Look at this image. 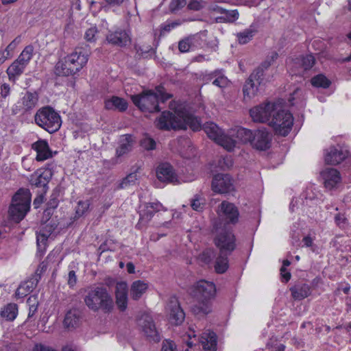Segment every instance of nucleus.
<instances>
[{"label": "nucleus", "instance_id": "nucleus-2", "mask_svg": "<svg viewBox=\"0 0 351 351\" xmlns=\"http://www.w3.org/2000/svg\"><path fill=\"white\" fill-rule=\"evenodd\" d=\"M216 293L213 282L202 280L197 282L189 289V293L197 301V304L191 308L195 315H206L211 312L209 300Z\"/></svg>", "mask_w": 351, "mask_h": 351}, {"label": "nucleus", "instance_id": "nucleus-26", "mask_svg": "<svg viewBox=\"0 0 351 351\" xmlns=\"http://www.w3.org/2000/svg\"><path fill=\"white\" fill-rule=\"evenodd\" d=\"M32 147L37 153L36 159L38 161H43L51 157V152L49 149L48 143L45 140H39L36 141L32 144Z\"/></svg>", "mask_w": 351, "mask_h": 351}, {"label": "nucleus", "instance_id": "nucleus-17", "mask_svg": "<svg viewBox=\"0 0 351 351\" xmlns=\"http://www.w3.org/2000/svg\"><path fill=\"white\" fill-rule=\"evenodd\" d=\"M89 53L81 47L76 48L75 51L66 56L71 65L74 68L75 73L80 71L87 63Z\"/></svg>", "mask_w": 351, "mask_h": 351}, {"label": "nucleus", "instance_id": "nucleus-52", "mask_svg": "<svg viewBox=\"0 0 351 351\" xmlns=\"http://www.w3.org/2000/svg\"><path fill=\"white\" fill-rule=\"evenodd\" d=\"M27 302L29 306L28 318H30L33 317L37 311L38 302L36 297L32 296L27 299Z\"/></svg>", "mask_w": 351, "mask_h": 351}, {"label": "nucleus", "instance_id": "nucleus-4", "mask_svg": "<svg viewBox=\"0 0 351 351\" xmlns=\"http://www.w3.org/2000/svg\"><path fill=\"white\" fill-rule=\"evenodd\" d=\"M84 302L94 313L99 311L109 313L114 308V301L107 289L102 286L91 287L86 291Z\"/></svg>", "mask_w": 351, "mask_h": 351}, {"label": "nucleus", "instance_id": "nucleus-48", "mask_svg": "<svg viewBox=\"0 0 351 351\" xmlns=\"http://www.w3.org/2000/svg\"><path fill=\"white\" fill-rule=\"evenodd\" d=\"M136 180H137V175L136 172L131 173L121 180L118 189H124L131 184H134Z\"/></svg>", "mask_w": 351, "mask_h": 351}, {"label": "nucleus", "instance_id": "nucleus-37", "mask_svg": "<svg viewBox=\"0 0 351 351\" xmlns=\"http://www.w3.org/2000/svg\"><path fill=\"white\" fill-rule=\"evenodd\" d=\"M23 108L26 111L34 108L38 101V95L36 93L27 92L22 99Z\"/></svg>", "mask_w": 351, "mask_h": 351}, {"label": "nucleus", "instance_id": "nucleus-9", "mask_svg": "<svg viewBox=\"0 0 351 351\" xmlns=\"http://www.w3.org/2000/svg\"><path fill=\"white\" fill-rule=\"evenodd\" d=\"M218 218L215 221H219L222 226L235 224L239 221V212L237 207L232 203L223 201L218 206Z\"/></svg>", "mask_w": 351, "mask_h": 351}, {"label": "nucleus", "instance_id": "nucleus-39", "mask_svg": "<svg viewBox=\"0 0 351 351\" xmlns=\"http://www.w3.org/2000/svg\"><path fill=\"white\" fill-rule=\"evenodd\" d=\"M51 178V173L45 171L35 178L32 179V184L36 187L45 188Z\"/></svg>", "mask_w": 351, "mask_h": 351}, {"label": "nucleus", "instance_id": "nucleus-51", "mask_svg": "<svg viewBox=\"0 0 351 351\" xmlns=\"http://www.w3.org/2000/svg\"><path fill=\"white\" fill-rule=\"evenodd\" d=\"M97 28L96 27H91L86 31L84 38L88 42L94 43L97 39Z\"/></svg>", "mask_w": 351, "mask_h": 351}, {"label": "nucleus", "instance_id": "nucleus-19", "mask_svg": "<svg viewBox=\"0 0 351 351\" xmlns=\"http://www.w3.org/2000/svg\"><path fill=\"white\" fill-rule=\"evenodd\" d=\"M163 208L162 205L158 202L144 204L140 208V219L137 226L147 223L151 220L155 213L158 212Z\"/></svg>", "mask_w": 351, "mask_h": 351}, {"label": "nucleus", "instance_id": "nucleus-7", "mask_svg": "<svg viewBox=\"0 0 351 351\" xmlns=\"http://www.w3.org/2000/svg\"><path fill=\"white\" fill-rule=\"evenodd\" d=\"M31 193L29 190L20 189L13 196L9 208V215L16 222L21 221L30 207Z\"/></svg>", "mask_w": 351, "mask_h": 351}, {"label": "nucleus", "instance_id": "nucleus-38", "mask_svg": "<svg viewBox=\"0 0 351 351\" xmlns=\"http://www.w3.org/2000/svg\"><path fill=\"white\" fill-rule=\"evenodd\" d=\"M24 69V67L14 61L6 71L9 80L15 82L16 77L23 73Z\"/></svg>", "mask_w": 351, "mask_h": 351}, {"label": "nucleus", "instance_id": "nucleus-6", "mask_svg": "<svg viewBox=\"0 0 351 351\" xmlns=\"http://www.w3.org/2000/svg\"><path fill=\"white\" fill-rule=\"evenodd\" d=\"M213 233L214 242L219 252L232 253L236 247L235 237L227 226H222L219 221L213 222Z\"/></svg>", "mask_w": 351, "mask_h": 351}, {"label": "nucleus", "instance_id": "nucleus-63", "mask_svg": "<svg viewBox=\"0 0 351 351\" xmlns=\"http://www.w3.org/2000/svg\"><path fill=\"white\" fill-rule=\"evenodd\" d=\"M77 282V276L75 271H70L68 276V285L70 287H73Z\"/></svg>", "mask_w": 351, "mask_h": 351}, {"label": "nucleus", "instance_id": "nucleus-32", "mask_svg": "<svg viewBox=\"0 0 351 351\" xmlns=\"http://www.w3.org/2000/svg\"><path fill=\"white\" fill-rule=\"evenodd\" d=\"M56 73L58 75L69 76L75 74L73 65L66 57L64 60L59 61L56 65Z\"/></svg>", "mask_w": 351, "mask_h": 351}, {"label": "nucleus", "instance_id": "nucleus-41", "mask_svg": "<svg viewBox=\"0 0 351 351\" xmlns=\"http://www.w3.org/2000/svg\"><path fill=\"white\" fill-rule=\"evenodd\" d=\"M90 203L89 200L79 201L75 208L74 220L79 219L88 212Z\"/></svg>", "mask_w": 351, "mask_h": 351}, {"label": "nucleus", "instance_id": "nucleus-45", "mask_svg": "<svg viewBox=\"0 0 351 351\" xmlns=\"http://www.w3.org/2000/svg\"><path fill=\"white\" fill-rule=\"evenodd\" d=\"M193 40V36H189L181 40L178 43L179 51L182 53L188 52L194 46Z\"/></svg>", "mask_w": 351, "mask_h": 351}, {"label": "nucleus", "instance_id": "nucleus-42", "mask_svg": "<svg viewBox=\"0 0 351 351\" xmlns=\"http://www.w3.org/2000/svg\"><path fill=\"white\" fill-rule=\"evenodd\" d=\"M210 77H216L213 84L220 88H223L227 86L228 79L223 75L221 74V71H215L210 74Z\"/></svg>", "mask_w": 351, "mask_h": 351}, {"label": "nucleus", "instance_id": "nucleus-31", "mask_svg": "<svg viewBox=\"0 0 351 351\" xmlns=\"http://www.w3.org/2000/svg\"><path fill=\"white\" fill-rule=\"evenodd\" d=\"M292 297L297 300L307 298L311 294V287L306 284H298L290 289Z\"/></svg>", "mask_w": 351, "mask_h": 351}, {"label": "nucleus", "instance_id": "nucleus-40", "mask_svg": "<svg viewBox=\"0 0 351 351\" xmlns=\"http://www.w3.org/2000/svg\"><path fill=\"white\" fill-rule=\"evenodd\" d=\"M258 83L256 84L254 80L249 77L243 86V92L244 96L250 98L254 97L258 91Z\"/></svg>", "mask_w": 351, "mask_h": 351}, {"label": "nucleus", "instance_id": "nucleus-21", "mask_svg": "<svg viewBox=\"0 0 351 351\" xmlns=\"http://www.w3.org/2000/svg\"><path fill=\"white\" fill-rule=\"evenodd\" d=\"M348 152L341 147H330L326 153L325 162L328 165H337L343 161Z\"/></svg>", "mask_w": 351, "mask_h": 351}, {"label": "nucleus", "instance_id": "nucleus-56", "mask_svg": "<svg viewBox=\"0 0 351 351\" xmlns=\"http://www.w3.org/2000/svg\"><path fill=\"white\" fill-rule=\"evenodd\" d=\"M263 69L262 67H258L254 71V72L250 75L249 77L256 81L258 84H260L263 81Z\"/></svg>", "mask_w": 351, "mask_h": 351}, {"label": "nucleus", "instance_id": "nucleus-36", "mask_svg": "<svg viewBox=\"0 0 351 351\" xmlns=\"http://www.w3.org/2000/svg\"><path fill=\"white\" fill-rule=\"evenodd\" d=\"M231 253H221L219 252V256L217 258L215 268L217 273L223 274L224 273L228 267V256Z\"/></svg>", "mask_w": 351, "mask_h": 351}, {"label": "nucleus", "instance_id": "nucleus-59", "mask_svg": "<svg viewBox=\"0 0 351 351\" xmlns=\"http://www.w3.org/2000/svg\"><path fill=\"white\" fill-rule=\"evenodd\" d=\"M20 41H21V38L19 36H18L16 38H14L7 46V47L4 49V51H5V52H6L7 55H8L9 56H10V52L13 51L15 49V48L16 47L18 44L20 43Z\"/></svg>", "mask_w": 351, "mask_h": 351}, {"label": "nucleus", "instance_id": "nucleus-49", "mask_svg": "<svg viewBox=\"0 0 351 351\" xmlns=\"http://www.w3.org/2000/svg\"><path fill=\"white\" fill-rule=\"evenodd\" d=\"M141 145L146 150H153L156 148V142L146 134L141 140Z\"/></svg>", "mask_w": 351, "mask_h": 351}, {"label": "nucleus", "instance_id": "nucleus-47", "mask_svg": "<svg viewBox=\"0 0 351 351\" xmlns=\"http://www.w3.org/2000/svg\"><path fill=\"white\" fill-rule=\"evenodd\" d=\"M253 36L254 31L249 29L237 34L239 43L242 45L247 43L250 40H252Z\"/></svg>", "mask_w": 351, "mask_h": 351}, {"label": "nucleus", "instance_id": "nucleus-11", "mask_svg": "<svg viewBox=\"0 0 351 351\" xmlns=\"http://www.w3.org/2000/svg\"><path fill=\"white\" fill-rule=\"evenodd\" d=\"M138 325L149 341L158 342L160 340L154 321L149 313H143L141 315L138 319Z\"/></svg>", "mask_w": 351, "mask_h": 351}, {"label": "nucleus", "instance_id": "nucleus-60", "mask_svg": "<svg viewBox=\"0 0 351 351\" xmlns=\"http://www.w3.org/2000/svg\"><path fill=\"white\" fill-rule=\"evenodd\" d=\"M161 351H176V346L173 341H165Z\"/></svg>", "mask_w": 351, "mask_h": 351}, {"label": "nucleus", "instance_id": "nucleus-5", "mask_svg": "<svg viewBox=\"0 0 351 351\" xmlns=\"http://www.w3.org/2000/svg\"><path fill=\"white\" fill-rule=\"evenodd\" d=\"M34 121L36 125L51 134L57 132L62 124L60 114L49 106L37 110L34 115Z\"/></svg>", "mask_w": 351, "mask_h": 351}, {"label": "nucleus", "instance_id": "nucleus-24", "mask_svg": "<svg viewBox=\"0 0 351 351\" xmlns=\"http://www.w3.org/2000/svg\"><path fill=\"white\" fill-rule=\"evenodd\" d=\"M116 304L121 311L128 306V286L124 282H117L115 288Z\"/></svg>", "mask_w": 351, "mask_h": 351}, {"label": "nucleus", "instance_id": "nucleus-23", "mask_svg": "<svg viewBox=\"0 0 351 351\" xmlns=\"http://www.w3.org/2000/svg\"><path fill=\"white\" fill-rule=\"evenodd\" d=\"M40 276L38 274V271L29 279L21 282L17 288L15 295L18 298H23L31 293L36 287Z\"/></svg>", "mask_w": 351, "mask_h": 351}, {"label": "nucleus", "instance_id": "nucleus-13", "mask_svg": "<svg viewBox=\"0 0 351 351\" xmlns=\"http://www.w3.org/2000/svg\"><path fill=\"white\" fill-rule=\"evenodd\" d=\"M212 190L217 193H228L234 190V181L229 174H216L212 180Z\"/></svg>", "mask_w": 351, "mask_h": 351}, {"label": "nucleus", "instance_id": "nucleus-1", "mask_svg": "<svg viewBox=\"0 0 351 351\" xmlns=\"http://www.w3.org/2000/svg\"><path fill=\"white\" fill-rule=\"evenodd\" d=\"M157 128L162 130H186L188 127L193 131L199 130L201 124L198 119L191 114H174L164 111L155 121Z\"/></svg>", "mask_w": 351, "mask_h": 351}, {"label": "nucleus", "instance_id": "nucleus-33", "mask_svg": "<svg viewBox=\"0 0 351 351\" xmlns=\"http://www.w3.org/2000/svg\"><path fill=\"white\" fill-rule=\"evenodd\" d=\"M147 289V285L141 280L134 281L130 289V296L134 300H138Z\"/></svg>", "mask_w": 351, "mask_h": 351}, {"label": "nucleus", "instance_id": "nucleus-3", "mask_svg": "<svg viewBox=\"0 0 351 351\" xmlns=\"http://www.w3.org/2000/svg\"><path fill=\"white\" fill-rule=\"evenodd\" d=\"M171 97V95L165 92L162 86H158L154 90L143 91L139 95L131 97L134 104L145 112H156L160 110L158 104L164 103Z\"/></svg>", "mask_w": 351, "mask_h": 351}, {"label": "nucleus", "instance_id": "nucleus-16", "mask_svg": "<svg viewBox=\"0 0 351 351\" xmlns=\"http://www.w3.org/2000/svg\"><path fill=\"white\" fill-rule=\"evenodd\" d=\"M135 143V137L132 134H126L120 136L118 146L116 148V163L119 162V158L128 155L132 151Z\"/></svg>", "mask_w": 351, "mask_h": 351}, {"label": "nucleus", "instance_id": "nucleus-14", "mask_svg": "<svg viewBox=\"0 0 351 351\" xmlns=\"http://www.w3.org/2000/svg\"><path fill=\"white\" fill-rule=\"evenodd\" d=\"M228 136L233 143L230 149H226L231 152L234 147H237L240 143H250L252 144L254 134L250 130L244 128H238L232 129L228 132Z\"/></svg>", "mask_w": 351, "mask_h": 351}, {"label": "nucleus", "instance_id": "nucleus-64", "mask_svg": "<svg viewBox=\"0 0 351 351\" xmlns=\"http://www.w3.org/2000/svg\"><path fill=\"white\" fill-rule=\"evenodd\" d=\"M34 351H56L49 346H47L43 344H37L34 348Z\"/></svg>", "mask_w": 351, "mask_h": 351}, {"label": "nucleus", "instance_id": "nucleus-62", "mask_svg": "<svg viewBox=\"0 0 351 351\" xmlns=\"http://www.w3.org/2000/svg\"><path fill=\"white\" fill-rule=\"evenodd\" d=\"M219 164L222 168H230L232 166V160L230 157H224L221 160L219 161Z\"/></svg>", "mask_w": 351, "mask_h": 351}, {"label": "nucleus", "instance_id": "nucleus-54", "mask_svg": "<svg viewBox=\"0 0 351 351\" xmlns=\"http://www.w3.org/2000/svg\"><path fill=\"white\" fill-rule=\"evenodd\" d=\"M192 208L196 211H202L204 206V200L196 195L191 204Z\"/></svg>", "mask_w": 351, "mask_h": 351}, {"label": "nucleus", "instance_id": "nucleus-15", "mask_svg": "<svg viewBox=\"0 0 351 351\" xmlns=\"http://www.w3.org/2000/svg\"><path fill=\"white\" fill-rule=\"evenodd\" d=\"M167 311L169 313V318L171 323L175 325H179L182 323L185 317V313L180 307L178 300L175 296L169 298Z\"/></svg>", "mask_w": 351, "mask_h": 351}, {"label": "nucleus", "instance_id": "nucleus-43", "mask_svg": "<svg viewBox=\"0 0 351 351\" xmlns=\"http://www.w3.org/2000/svg\"><path fill=\"white\" fill-rule=\"evenodd\" d=\"M311 84L315 87L328 88L330 82L322 74H319L311 79Z\"/></svg>", "mask_w": 351, "mask_h": 351}, {"label": "nucleus", "instance_id": "nucleus-46", "mask_svg": "<svg viewBox=\"0 0 351 351\" xmlns=\"http://www.w3.org/2000/svg\"><path fill=\"white\" fill-rule=\"evenodd\" d=\"M186 5V0H171L169 10L172 14H176Z\"/></svg>", "mask_w": 351, "mask_h": 351}, {"label": "nucleus", "instance_id": "nucleus-22", "mask_svg": "<svg viewBox=\"0 0 351 351\" xmlns=\"http://www.w3.org/2000/svg\"><path fill=\"white\" fill-rule=\"evenodd\" d=\"M106 40L109 43L119 47H125L130 42L128 32L121 29L109 32L106 36Z\"/></svg>", "mask_w": 351, "mask_h": 351}, {"label": "nucleus", "instance_id": "nucleus-30", "mask_svg": "<svg viewBox=\"0 0 351 351\" xmlns=\"http://www.w3.org/2000/svg\"><path fill=\"white\" fill-rule=\"evenodd\" d=\"M49 226H50V227L48 230H40V232L37 234L36 240L38 249L39 251H42L45 249L46 241L49 236L57 227V224L56 223H52V220L45 226V228L47 229Z\"/></svg>", "mask_w": 351, "mask_h": 351}, {"label": "nucleus", "instance_id": "nucleus-55", "mask_svg": "<svg viewBox=\"0 0 351 351\" xmlns=\"http://www.w3.org/2000/svg\"><path fill=\"white\" fill-rule=\"evenodd\" d=\"M34 53V47L32 45L26 46L23 51L21 53L19 56L23 58L28 63L32 59Z\"/></svg>", "mask_w": 351, "mask_h": 351}, {"label": "nucleus", "instance_id": "nucleus-58", "mask_svg": "<svg viewBox=\"0 0 351 351\" xmlns=\"http://www.w3.org/2000/svg\"><path fill=\"white\" fill-rule=\"evenodd\" d=\"M181 24V22L180 20L171 21V22H167L166 23H164L161 25V31L162 32H169L172 29L176 27L177 26L180 25Z\"/></svg>", "mask_w": 351, "mask_h": 351}, {"label": "nucleus", "instance_id": "nucleus-8", "mask_svg": "<svg viewBox=\"0 0 351 351\" xmlns=\"http://www.w3.org/2000/svg\"><path fill=\"white\" fill-rule=\"evenodd\" d=\"M278 107L277 105V110L272 114V119L269 125L273 128L276 134L285 136L292 128L293 117L289 112L280 110Z\"/></svg>", "mask_w": 351, "mask_h": 351}, {"label": "nucleus", "instance_id": "nucleus-18", "mask_svg": "<svg viewBox=\"0 0 351 351\" xmlns=\"http://www.w3.org/2000/svg\"><path fill=\"white\" fill-rule=\"evenodd\" d=\"M272 135L266 129H260L254 132L252 145L258 150H266L271 146Z\"/></svg>", "mask_w": 351, "mask_h": 351}, {"label": "nucleus", "instance_id": "nucleus-35", "mask_svg": "<svg viewBox=\"0 0 351 351\" xmlns=\"http://www.w3.org/2000/svg\"><path fill=\"white\" fill-rule=\"evenodd\" d=\"M18 314V306L14 303H10L5 306L0 311L1 317L7 321H13Z\"/></svg>", "mask_w": 351, "mask_h": 351}, {"label": "nucleus", "instance_id": "nucleus-25", "mask_svg": "<svg viewBox=\"0 0 351 351\" xmlns=\"http://www.w3.org/2000/svg\"><path fill=\"white\" fill-rule=\"evenodd\" d=\"M315 62V59L311 54L300 56L292 60L293 67L295 69V71H298V73L311 69Z\"/></svg>", "mask_w": 351, "mask_h": 351}, {"label": "nucleus", "instance_id": "nucleus-28", "mask_svg": "<svg viewBox=\"0 0 351 351\" xmlns=\"http://www.w3.org/2000/svg\"><path fill=\"white\" fill-rule=\"evenodd\" d=\"M204 351H216L217 335L214 332H204L199 339Z\"/></svg>", "mask_w": 351, "mask_h": 351}, {"label": "nucleus", "instance_id": "nucleus-61", "mask_svg": "<svg viewBox=\"0 0 351 351\" xmlns=\"http://www.w3.org/2000/svg\"><path fill=\"white\" fill-rule=\"evenodd\" d=\"M10 86L9 84L4 83L1 86L0 95L3 98H6L10 93Z\"/></svg>", "mask_w": 351, "mask_h": 351}, {"label": "nucleus", "instance_id": "nucleus-27", "mask_svg": "<svg viewBox=\"0 0 351 351\" xmlns=\"http://www.w3.org/2000/svg\"><path fill=\"white\" fill-rule=\"evenodd\" d=\"M128 107V104L123 98L112 96L105 101V108L108 110H118L125 112Z\"/></svg>", "mask_w": 351, "mask_h": 351}, {"label": "nucleus", "instance_id": "nucleus-50", "mask_svg": "<svg viewBox=\"0 0 351 351\" xmlns=\"http://www.w3.org/2000/svg\"><path fill=\"white\" fill-rule=\"evenodd\" d=\"M206 6V2L203 0H190L187 4V8L193 11H199Z\"/></svg>", "mask_w": 351, "mask_h": 351}, {"label": "nucleus", "instance_id": "nucleus-57", "mask_svg": "<svg viewBox=\"0 0 351 351\" xmlns=\"http://www.w3.org/2000/svg\"><path fill=\"white\" fill-rule=\"evenodd\" d=\"M213 258V252L210 250L204 251L199 256V260L204 263L208 264Z\"/></svg>", "mask_w": 351, "mask_h": 351}, {"label": "nucleus", "instance_id": "nucleus-12", "mask_svg": "<svg viewBox=\"0 0 351 351\" xmlns=\"http://www.w3.org/2000/svg\"><path fill=\"white\" fill-rule=\"evenodd\" d=\"M276 110L277 104L267 102L252 108L250 114L254 122L265 123L269 120V117Z\"/></svg>", "mask_w": 351, "mask_h": 351}, {"label": "nucleus", "instance_id": "nucleus-29", "mask_svg": "<svg viewBox=\"0 0 351 351\" xmlns=\"http://www.w3.org/2000/svg\"><path fill=\"white\" fill-rule=\"evenodd\" d=\"M157 178L162 182H172L175 179V175L172 167L168 163L161 164L156 171Z\"/></svg>", "mask_w": 351, "mask_h": 351}, {"label": "nucleus", "instance_id": "nucleus-10", "mask_svg": "<svg viewBox=\"0 0 351 351\" xmlns=\"http://www.w3.org/2000/svg\"><path fill=\"white\" fill-rule=\"evenodd\" d=\"M203 130L210 139H213L225 149H230L231 146L233 145V143L228 136V132L227 134L223 133L222 130L215 123L213 122L206 123L203 125Z\"/></svg>", "mask_w": 351, "mask_h": 351}, {"label": "nucleus", "instance_id": "nucleus-20", "mask_svg": "<svg viewBox=\"0 0 351 351\" xmlns=\"http://www.w3.org/2000/svg\"><path fill=\"white\" fill-rule=\"evenodd\" d=\"M321 176L324 186L328 190L335 189L341 180L340 173L333 168H326L321 172Z\"/></svg>", "mask_w": 351, "mask_h": 351}, {"label": "nucleus", "instance_id": "nucleus-53", "mask_svg": "<svg viewBox=\"0 0 351 351\" xmlns=\"http://www.w3.org/2000/svg\"><path fill=\"white\" fill-rule=\"evenodd\" d=\"M267 347L271 349V351H285V346L282 343H278L276 339H270L267 343Z\"/></svg>", "mask_w": 351, "mask_h": 351}, {"label": "nucleus", "instance_id": "nucleus-34", "mask_svg": "<svg viewBox=\"0 0 351 351\" xmlns=\"http://www.w3.org/2000/svg\"><path fill=\"white\" fill-rule=\"evenodd\" d=\"M80 315L77 311H69L64 319V325L69 329L75 328L79 325Z\"/></svg>", "mask_w": 351, "mask_h": 351}, {"label": "nucleus", "instance_id": "nucleus-44", "mask_svg": "<svg viewBox=\"0 0 351 351\" xmlns=\"http://www.w3.org/2000/svg\"><path fill=\"white\" fill-rule=\"evenodd\" d=\"M239 14L237 10H228L225 9L221 16L219 19L224 22L233 23L238 19Z\"/></svg>", "mask_w": 351, "mask_h": 351}]
</instances>
